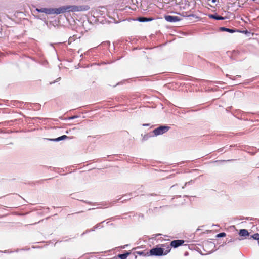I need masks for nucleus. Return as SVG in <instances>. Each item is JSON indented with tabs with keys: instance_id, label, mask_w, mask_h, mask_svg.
<instances>
[{
	"instance_id": "5",
	"label": "nucleus",
	"mask_w": 259,
	"mask_h": 259,
	"mask_svg": "<svg viewBox=\"0 0 259 259\" xmlns=\"http://www.w3.org/2000/svg\"><path fill=\"white\" fill-rule=\"evenodd\" d=\"M189 7V4L188 0H181L179 2V8L185 9Z\"/></svg>"
},
{
	"instance_id": "24",
	"label": "nucleus",
	"mask_w": 259,
	"mask_h": 259,
	"mask_svg": "<svg viewBox=\"0 0 259 259\" xmlns=\"http://www.w3.org/2000/svg\"><path fill=\"white\" fill-rule=\"evenodd\" d=\"M184 246H185L186 247L187 246V244H185Z\"/></svg>"
},
{
	"instance_id": "13",
	"label": "nucleus",
	"mask_w": 259,
	"mask_h": 259,
	"mask_svg": "<svg viewBox=\"0 0 259 259\" xmlns=\"http://www.w3.org/2000/svg\"><path fill=\"white\" fill-rule=\"evenodd\" d=\"M67 138V137L66 135H63V136L59 137L56 139H53L52 140L56 141H60L62 140H64L65 139H66Z\"/></svg>"
},
{
	"instance_id": "14",
	"label": "nucleus",
	"mask_w": 259,
	"mask_h": 259,
	"mask_svg": "<svg viewBox=\"0 0 259 259\" xmlns=\"http://www.w3.org/2000/svg\"><path fill=\"white\" fill-rule=\"evenodd\" d=\"M251 237L254 239L257 240L259 241V234L258 233H255V234H253Z\"/></svg>"
},
{
	"instance_id": "17",
	"label": "nucleus",
	"mask_w": 259,
	"mask_h": 259,
	"mask_svg": "<svg viewBox=\"0 0 259 259\" xmlns=\"http://www.w3.org/2000/svg\"><path fill=\"white\" fill-rule=\"evenodd\" d=\"M185 242V241L183 240H179V247L183 245L184 243Z\"/></svg>"
},
{
	"instance_id": "9",
	"label": "nucleus",
	"mask_w": 259,
	"mask_h": 259,
	"mask_svg": "<svg viewBox=\"0 0 259 259\" xmlns=\"http://www.w3.org/2000/svg\"><path fill=\"white\" fill-rule=\"evenodd\" d=\"M209 17H210L211 18L214 19L215 20H218L224 19V18L221 16H218V15H213V14L209 15Z\"/></svg>"
},
{
	"instance_id": "22",
	"label": "nucleus",
	"mask_w": 259,
	"mask_h": 259,
	"mask_svg": "<svg viewBox=\"0 0 259 259\" xmlns=\"http://www.w3.org/2000/svg\"><path fill=\"white\" fill-rule=\"evenodd\" d=\"M219 150V152H222V150L221 149H220Z\"/></svg>"
},
{
	"instance_id": "25",
	"label": "nucleus",
	"mask_w": 259,
	"mask_h": 259,
	"mask_svg": "<svg viewBox=\"0 0 259 259\" xmlns=\"http://www.w3.org/2000/svg\"><path fill=\"white\" fill-rule=\"evenodd\" d=\"M94 65H96V64H94ZM97 65H99V64H97Z\"/></svg>"
},
{
	"instance_id": "10",
	"label": "nucleus",
	"mask_w": 259,
	"mask_h": 259,
	"mask_svg": "<svg viewBox=\"0 0 259 259\" xmlns=\"http://www.w3.org/2000/svg\"><path fill=\"white\" fill-rule=\"evenodd\" d=\"M220 29L222 31H226V32H228L230 33H234V32H236V30H235V29H231L227 28L225 27H221Z\"/></svg>"
},
{
	"instance_id": "1",
	"label": "nucleus",
	"mask_w": 259,
	"mask_h": 259,
	"mask_svg": "<svg viewBox=\"0 0 259 259\" xmlns=\"http://www.w3.org/2000/svg\"><path fill=\"white\" fill-rule=\"evenodd\" d=\"M90 9L88 5L64 6L58 8H53V14H60L65 12H79L87 11Z\"/></svg>"
},
{
	"instance_id": "12",
	"label": "nucleus",
	"mask_w": 259,
	"mask_h": 259,
	"mask_svg": "<svg viewBox=\"0 0 259 259\" xmlns=\"http://www.w3.org/2000/svg\"><path fill=\"white\" fill-rule=\"evenodd\" d=\"M170 246L176 248L178 246V240H174L170 243Z\"/></svg>"
},
{
	"instance_id": "4",
	"label": "nucleus",
	"mask_w": 259,
	"mask_h": 259,
	"mask_svg": "<svg viewBox=\"0 0 259 259\" xmlns=\"http://www.w3.org/2000/svg\"><path fill=\"white\" fill-rule=\"evenodd\" d=\"M36 10L38 12L45 13L47 14H53V8H36Z\"/></svg>"
},
{
	"instance_id": "7",
	"label": "nucleus",
	"mask_w": 259,
	"mask_h": 259,
	"mask_svg": "<svg viewBox=\"0 0 259 259\" xmlns=\"http://www.w3.org/2000/svg\"><path fill=\"white\" fill-rule=\"evenodd\" d=\"M239 235L240 236L245 237L249 235V233L247 230L243 229L240 230Z\"/></svg>"
},
{
	"instance_id": "20",
	"label": "nucleus",
	"mask_w": 259,
	"mask_h": 259,
	"mask_svg": "<svg viewBox=\"0 0 259 259\" xmlns=\"http://www.w3.org/2000/svg\"><path fill=\"white\" fill-rule=\"evenodd\" d=\"M216 2H217V0H211V2H212V3H215Z\"/></svg>"
},
{
	"instance_id": "3",
	"label": "nucleus",
	"mask_w": 259,
	"mask_h": 259,
	"mask_svg": "<svg viewBox=\"0 0 259 259\" xmlns=\"http://www.w3.org/2000/svg\"><path fill=\"white\" fill-rule=\"evenodd\" d=\"M169 129L168 126H161L153 130V133L155 136L162 135L167 132Z\"/></svg>"
},
{
	"instance_id": "2",
	"label": "nucleus",
	"mask_w": 259,
	"mask_h": 259,
	"mask_svg": "<svg viewBox=\"0 0 259 259\" xmlns=\"http://www.w3.org/2000/svg\"><path fill=\"white\" fill-rule=\"evenodd\" d=\"M170 250V246H168L167 249L164 251L162 248H154L151 249L149 251L150 255L160 256L167 254Z\"/></svg>"
},
{
	"instance_id": "19",
	"label": "nucleus",
	"mask_w": 259,
	"mask_h": 259,
	"mask_svg": "<svg viewBox=\"0 0 259 259\" xmlns=\"http://www.w3.org/2000/svg\"><path fill=\"white\" fill-rule=\"evenodd\" d=\"M188 255V252H185V253H184V255L185 256H187Z\"/></svg>"
},
{
	"instance_id": "8",
	"label": "nucleus",
	"mask_w": 259,
	"mask_h": 259,
	"mask_svg": "<svg viewBox=\"0 0 259 259\" xmlns=\"http://www.w3.org/2000/svg\"><path fill=\"white\" fill-rule=\"evenodd\" d=\"M137 20L140 22H144L152 21L153 20V18L146 17H139Z\"/></svg>"
},
{
	"instance_id": "15",
	"label": "nucleus",
	"mask_w": 259,
	"mask_h": 259,
	"mask_svg": "<svg viewBox=\"0 0 259 259\" xmlns=\"http://www.w3.org/2000/svg\"><path fill=\"white\" fill-rule=\"evenodd\" d=\"M226 236V233L224 232L220 233L217 235V237L220 238Z\"/></svg>"
},
{
	"instance_id": "21",
	"label": "nucleus",
	"mask_w": 259,
	"mask_h": 259,
	"mask_svg": "<svg viewBox=\"0 0 259 259\" xmlns=\"http://www.w3.org/2000/svg\"><path fill=\"white\" fill-rule=\"evenodd\" d=\"M75 117H76L75 116H73V117H70L69 119H72L75 118Z\"/></svg>"
},
{
	"instance_id": "23",
	"label": "nucleus",
	"mask_w": 259,
	"mask_h": 259,
	"mask_svg": "<svg viewBox=\"0 0 259 259\" xmlns=\"http://www.w3.org/2000/svg\"><path fill=\"white\" fill-rule=\"evenodd\" d=\"M138 253L139 254H142V252H138Z\"/></svg>"
},
{
	"instance_id": "11",
	"label": "nucleus",
	"mask_w": 259,
	"mask_h": 259,
	"mask_svg": "<svg viewBox=\"0 0 259 259\" xmlns=\"http://www.w3.org/2000/svg\"><path fill=\"white\" fill-rule=\"evenodd\" d=\"M130 252H127L125 254H120L119 255V257L121 258V259H126L127 258V257L130 254Z\"/></svg>"
},
{
	"instance_id": "26",
	"label": "nucleus",
	"mask_w": 259,
	"mask_h": 259,
	"mask_svg": "<svg viewBox=\"0 0 259 259\" xmlns=\"http://www.w3.org/2000/svg\"><path fill=\"white\" fill-rule=\"evenodd\" d=\"M258 243L259 244V241H258Z\"/></svg>"
},
{
	"instance_id": "18",
	"label": "nucleus",
	"mask_w": 259,
	"mask_h": 259,
	"mask_svg": "<svg viewBox=\"0 0 259 259\" xmlns=\"http://www.w3.org/2000/svg\"><path fill=\"white\" fill-rule=\"evenodd\" d=\"M179 37H181L180 35H181V34L183 35H184V33H183V32L181 33V32H180V31H179Z\"/></svg>"
},
{
	"instance_id": "16",
	"label": "nucleus",
	"mask_w": 259,
	"mask_h": 259,
	"mask_svg": "<svg viewBox=\"0 0 259 259\" xmlns=\"http://www.w3.org/2000/svg\"><path fill=\"white\" fill-rule=\"evenodd\" d=\"M205 246H207V245H208V246H211V247H214V243H212L211 242H206L205 243Z\"/></svg>"
},
{
	"instance_id": "6",
	"label": "nucleus",
	"mask_w": 259,
	"mask_h": 259,
	"mask_svg": "<svg viewBox=\"0 0 259 259\" xmlns=\"http://www.w3.org/2000/svg\"><path fill=\"white\" fill-rule=\"evenodd\" d=\"M165 19L168 22H174L178 21V17L177 16L168 15L165 16Z\"/></svg>"
}]
</instances>
